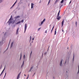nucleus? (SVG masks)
<instances>
[{
	"mask_svg": "<svg viewBox=\"0 0 79 79\" xmlns=\"http://www.w3.org/2000/svg\"><path fill=\"white\" fill-rule=\"evenodd\" d=\"M51 2V0H49V2H48V5L50 3V2Z\"/></svg>",
	"mask_w": 79,
	"mask_h": 79,
	"instance_id": "nucleus-29",
	"label": "nucleus"
},
{
	"mask_svg": "<svg viewBox=\"0 0 79 79\" xmlns=\"http://www.w3.org/2000/svg\"><path fill=\"white\" fill-rule=\"evenodd\" d=\"M55 79V77H53V79Z\"/></svg>",
	"mask_w": 79,
	"mask_h": 79,
	"instance_id": "nucleus-41",
	"label": "nucleus"
},
{
	"mask_svg": "<svg viewBox=\"0 0 79 79\" xmlns=\"http://www.w3.org/2000/svg\"><path fill=\"white\" fill-rule=\"evenodd\" d=\"M64 23V20L63 19V21H62V22L61 23V27H63V23Z\"/></svg>",
	"mask_w": 79,
	"mask_h": 79,
	"instance_id": "nucleus-14",
	"label": "nucleus"
},
{
	"mask_svg": "<svg viewBox=\"0 0 79 79\" xmlns=\"http://www.w3.org/2000/svg\"><path fill=\"white\" fill-rule=\"evenodd\" d=\"M64 1V0H61V3H63Z\"/></svg>",
	"mask_w": 79,
	"mask_h": 79,
	"instance_id": "nucleus-22",
	"label": "nucleus"
},
{
	"mask_svg": "<svg viewBox=\"0 0 79 79\" xmlns=\"http://www.w3.org/2000/svg\"><path fill=\"white\" fill-rule=\"evenodd\" d=\"M62 31L63 32V30H62Z\"/></svg>",
	"mask_w": 79,
	"mask_h": 79,
	"instance_id": "nucleus-50",
	"label": "nucleus"
},
{
	"mask_svg": "<svg viewBox=\"0 0 79 79\" xmlns=\"http://www.w3.org/2000/svg\"><path fill=\"white\" fill-rule=\"evenodd\" d=\"M24 58H25V55H24L23 56V59H24Z\"/></svg>",
	"mask_w": 79,
	"mask_h": 79,
	"instance_id": "nucleus-31",
	"label": "nucleus"
},
{
	"mask_svg": "<svg viewBox=\"0 0 79 79\" xmlns=\"http://www.w3.org/2000/svg\"><path fill=\"white\" fill-rule=\"evenodd\" d=\"M26 29H27V24L25 23V24H24V33H25Z\"/></svg>",
	"mask_w": 79,
	"mask_h": 79,
	"instance_id": "nucleus-4",
	"label": "nucleus"
},
{
	"mask_svg": "<svg viewBox=\"0 0 79 79\" xmlns=\"http://www.w3.org/2000/svg\"><path fill=\"white\" fill-rule=\"evenodd\" d=\"M58 1H59V0H56L54 2V4H56V3H57Z\"/></svg>",
	"mask_w": 79,
	"mask_h": 79,
	"instance_id": "nucleus-16",
	"label": "nucleus"
},
{
	"mask_svg": "<svg viewBox=\"0 0 79 79\" xmlns=\"http://www.w3.org/2000/svg\"><path fill=\"white\" fill-rule=\"evenodd\" d=\"M39 3H40V2H39Z\"/></svg>",
	"mask_w": 79,
	"mask_h": 79,
	"instance_id": "nucleus-54",
	"label": "nucleus"
},
{
	"mask_svg": "<svg viewBox=\"0 0 79 79\" xmlns=\"http://www.w3.org/2000/svg\"><path fill=\"white\" fill-rule=\"evenodd\" d=\"M47 54V52H45L44 53V55H45Z\"/></svg>",
	"mask_w": 79,
	"mask_h": 79,
	"instance_id": "nucleus-35",
	"label": "nucleus"
},
{
	"mask_svg": "<svg viewBox=\"0 0 79 79\" xmlns=\"http://www.w3.org/2000/svg\"><path fill=\"white\" fill-rule=\"evenodd\" d=\"M12 16L11 15L10 18V19H9V21H8V22H7V23H9V25H10V24H14L16 23V22H15V19L14 20H11V19H12Z\"/></svg>",
	"mask_w": 79,
	"mask_h": 79,
	"instance_id": "nucleus-1",
	"label": "nucleus"
},
{
	"mask_svg": "<svg viewBox=\"0 0 79 79\" xmlns=\"http://www.w3.org/2000/svg\"><path fill=\"white\" fill-rule=\"evenodd\" d=\"M14 6H12V7H10V9H12V8L14 7Z\"/></svg>",
	"mask_w": 79,
	"mask_h": 79,
	"instance_id": "nucleus-28",
	"label": "nucleus"
},
{
	"mask_svg": "<svg viewBox=\"0 0 79 79\" xmlns=\"http://www.w3.org/2000/svg\"><path fill=\"white\" fill-rule=\"evenodd\" d=\"M78 72H77V74H79V65L78 66Z\"/></svg>",
	"mask_w": 79,
	"mask_h": 79,
	"instance_id": "nucleus-26",
	"label": "nucleus"
},
{
	"mask_svg": "<svg viewBox=\"0 0 79 79\" xmlns=\"http://www.w3.org/2000/svg\"><path fill=\"white\" fill-rule=\"evenodd\" d=\"M34 76V75H33V77Z\"/></svg>",
	"mask_w": 79,
	"mask_h": 79,
	"instance_id": "nucleus-52",
	"label": "nucleus"
},
{
	"mask_svg": "<svg viewBox=\"0 0 79 79\" xmlns=\"http://www.w3.org/2000/svg\"><path fill=\"white\" fill-rule=\"evenodd\" d=\"M50 27H51V25H50Z\"/></svg>",
	"mask_w": 79,
	"mask_h": 79,
	"instance_id": "nucleus-51",
	"label": "nucleus"
},
{
	"mask_svg": "<svg viewBox=\"0 0 79 79\" xmlns=\"http://www.w3.org/2000/svg\"><path fill=\"white\" fill-rule=\"evenodd\" d=\"M21 22L22 23H23V22H24V20L23 19L22 20H21Z\"/></svg>",
	"mask_w": 79,
	"mask_h": 79,
	"instance_id": "nucleus-30",
	"label": "nucleus"
},
{
	"mask_svg": "<svg viewBox=\"0 0 79 79\" xmlns=\"http://www.w3.org/2000/svg\"><path fill=\"white\" fill-rule=\"evenodd\" d=\"M19 31V27H18V29L16 30V34H18V31Z\"/></svg>",
	"mask_w": 79,
	"mask_h": 79,
	"instance_id": "nucleus-9",
	"label": "nucleus"
},
{
	"mask_svg": "<svg viewBox=\"0 0 79 79\" xmlns=\"http://www.w3.org/2000/svg\"><path fill=\"white\" fill-rule=\"evenodd\" d=\"M45 33H47V30H45Z\"/></svg>",
	"mask_w": 79,
	"mask_h": 79,
	"instance_id": "nucleus-37",
	"label": "nucleus"
},
{
	"mask_svg": "<svg viewBox=\"0 0 79 79\" xmlns=\"http://www.w3.org/2000/svg\"><path fill=\"white\" fill-rule=\"evenodd\" d=\"M35 74V73H34V74H33V75Z\"/></svg>",
	"mask_w": 79,
	"mask_h": 79,
	"instance_id": "nucleus-45",
	"label": "nucleus"
},
{
	"mask_svg": "<svg viewBox=\"0 0 79 79\" xmlns=\"http://www.w3.org/2000/svg\"><path fill=\"white\" fill-rule=\"evenodd\" d=\"M4 0H0V3H1L2 2H3Z\"/></svg>",
	"mask_w": 79,
	"mask_h": 79,
	"instance_id": "nucleus-21",
	"label": "nucleus"
},
{
	"mask_svg": "<svg viewBox=\"0 0 79 79\" xmlns=\"http://www.w3.org/2000/svg\"><path fill=\"white\" fill-rule=\"evenodd\" d=\"M33 68V67L32 66L30 68V70H29V72H30L31 71V70Z\"/></svg>",
	"mask_w": 79,
	"mask_h": 79,
	"instance_id": "nucleus-13",
	"label": "nucleus"
},
{
	"mask_svg": "<svg viewBox=\"0 0 79 79\" xmlns=\"http://www.w3.org/2000/svg\"><path fill=\"white\" fill-rule=\"evenodd\" d=\"M14 43L13 42L11 43V45H10V48L12 47V46L13 45V44Z\"/></svg>",
	"mask_w": 79,
	"mask_h": 79,
	"instance_id": "nucleus-17",
	"label": "nucleus"
},
{
	"mask_svg": "<svg viewBox=\"0 0 79 79\" xmlns=\"http://www.w3.org/2000/svg\"><path fill=\"white\" fill-rule=\"evenodd\" d=\"M15 25H16V24H15L13 25H12V27H15Z\"/></svg>",
	"mask_w": 79,
	"mask_h": 79,
	"instance_id": "nucleus-23",
	"label": "nucleus"
},
{
	"mask_svg": "<svg viewBox=\"0 0 79 79\" xmlns=\"http://www.w3.org/2000/svg\"><path fill=\"white\" fill-rule=\"evenodd\" d=\"M26 75H25V74H24V76H26Z\"/></svg>",
	"mask_w": 79,
	"mask_h": 79,
	"instance_id": "nucleus-42",
	"label": "nucleus"
},
{
	"mask_svg": "<svg viewBox=\"0 0 79 79\" xmlns=\"http://www.w3.org/2000/svg\"><path fill=\"white\" fill-rule=\"evenodd\" d=\"M21 75V72L19 73L18 74V76L17 77V79H19V76Z\"/></svg>",
	"mask_w": 79,
	"mask_h": 79,
	"instance_id": "nucleus-7",
	"label": "nucleus"
},
{
	"mask_svg": "<svg viewBox=\"0 0 79 79\" xmlns=\"http://www.w3.org/2000/svg\"><path fill=\"white\" fill-rule=\"evenodd\" d=\"M31 39V36H30V40Z\"/></svg>",
	"mask_w": 79,
	"mask_h": 79,
	"instance_id": "nucleus-43",
	"label": "nucleus"
},
{
	"mask_svg": "<svg viewBox=\"0 0 79 79\" xmlns=\"http://www.w3.org/2000/svg\"><path fill=\"white\" fill-rule=\"evenodd\" d=\"M17 2H18V0H16V1H15V2L14 3L16 4V3Z\"/></svg>",
	"mask_w": 79,
	"mask_h": 79,
	"instance_id": "nucleus-32",
	"label": "nucleus"
},
{
	"mask_svg": "<svg viewBox=\"0 0 79 79\" xmlns=\"http://www.w3.org/2000/svg\"><path fill=\"white\" fill-rule=\"evenodd\" d=\"M15 4V3H14V4H13V5H12V6H14Z\"/></svg>",
	"mask_w": 79,
	"mask_h": 79,
	"instance_id": "nucleus-36",
	"label": "nucleus"
},
{
	"mask_svg": "<svg viewBox=\"0 0 79 79\" xmlns=\"http://www.w3.org/2000/svg\"><path fill=\"white\" fill-rule=\"evenodd\" d=\"M34 40V38H33L32 39V40Z\"/></svg>",
	"mask_w": 79,
	"mask_h": 79,
	"instance_id": "nucleus-38",
	"label": "nucleus"
},
{
	"mask_svg": "<svg viewBox=\"0 0 79 79\" xmlns=\"http://www.w3.org/2000/svg\"><path fill=\"white\" fill-rule=\"evenodd\" d=\"M4 70H5V68L3 69V70L2 72V73H1L0 74V76H1L2 75V74H3V72L4 71Z\"/></svg>",
	"mask_w": 79,
	"mask_h": 79,
	"instance_id": "nucleus-12",
	"label": "nucleus"
},
{
	"mask_svg": "<svg viewBox=\"0 0 79 79\" xmlns=\"http://www.w3.org/2000/svg\"><path fill=\"white\" fill-rule=\"evenodd\" d=\"M20 18V16H16L14 17V19H17L18 18Z\"/></svg>",
	"mask_w": 79,
	"mask_h": 79,
	"instance_id": "nucleus-10",
	"label": "nucleus"
},
{
	"mask_svg": "<svg viewBox=\"0 0 79 79\" xmlns=\"http://www.w3.org/2000/svg\"><path fill=\"white\" fill-rule=\"evenodd\" d=\"M10 41H9V43H10Z\"/></svg>",
	"mask_w": 79,
	"mask_h": 79,
	"instance_id": "nucleus-49",
	"label": "nucleus"
},
{
	"mask_svg": "<svg viewBox=\"0 0 79 79\" xmlns=\"http://www.w3.org/2000/svg\"><path fill=\"white\" fill-rule=\"evenodd\" d=\"M21 57H22V55H21H21L20 56V58L19 59V60H20L21 59Z\"/></svg>",
	"mask_w": 79,
	"mask_h": 79,
	"instance_id": "nucleus-24",
	"label": "nucleus"
},
{
	"mask_svg": "<svg viewBox=\"0 0 79 79\" xmlns=\"http://www.w3.org/2000/svg\"><path fill=\"white\" fill-rule=\"evenodd\" d=\"M2 41L0 42V46L2 45L3 44V43H5V41H4V40H5V39H3L2 38Z\"/></svg>",
	"mask_w": 79,
	"mask_h": 79,
	"instance_id": "nucleus-3",
	"label": "nucleus"
},
{
	"mask_svg": "<svg viewBox=\"0 0 79 79\" xmlns=\"http://www.w3.org/2000/svg\"><path fill=\"white\" fill-rule=\"evenodd\" d=\"M56 34V29H55V31H54V35Z\"/></svg>",
	"mask_w": 79,
	"mask_h": 79,
	"instance_id": "nucleus-19",
	"label": "nucleus"
},
{
	"mask_svg": "<svg viewBox=\"0 0 79 79\" xmlns=\"http://www.w3.org/2000/svg\"><path fill=\"white\" fill-rule=\"evenodd\" d=\"M8 36V35H7V32H5V34H4V38H5Z\"/></svg>",
	"mask_w": 79,
	"mask_h": 79,
	"instance_id": "nucleus-5",
	"label": "nucleus"
},
{
	"mask_svg": "<svg viewBox=\"0 0 79 79\" xmlns=\"http://www.w3.org/2000/svg\"><path fill=\"white\" fill-rule=\"evenodd\" d=\"M66 73H68V71H66Z\"/></svg>",
	"mask_w": 79,
	"mask_h": 79,
	"instance_id": "nucleus-53",
	"label": "nucleus"
},
{
	"mask_svg": "<svg viewBox=\"0 0 79 79\" xmlns=\"http://www.w3.org/2000/svg\"><path fill=\"white\" fill-rule=\"evenodd\" d=\"M32 52H31V53H30V55H31V54Z\"/></svg>",
	"mask_w": 79,
	"mask_h": 79,
	"instance_id": "nucleus-44",
	"label": "nucleus"
},
{
	"mask_svg": "<svg viewBox=\"0 0 79 79\" xmlns=\"http://www.w3.org/2000/svg\"><path fill=\"white\" fill-rule=\"evenodd\" d=\"M28 77H29L28 76V77H27V79H28Z\"/></svg>",
	"mask_w": 79,
	"mask_h": 79,
	"instance_id": "nucleus-39",
	"label": "nucleus"
},
{
	"mask_svg": "<svg viewBox=\"0 0 79 79\" xmlns=\"http://www.w3.org/2000/svg\"><path fill=\"white\" fill-rule=\"evenodd\" d=\"M40 29H41L40 27L38 29V31H40Z\"/></svg>",
	"mask_w": 79,
	"mask_h": 79,
	"instance_id": "nucleus-33",
	"label": "nucleus"
},
{
	"mask_svg": "<svg viewBox=\"0 0 79 79\" xmlns=\"http://www.w3.org/2000/svg\"><path fill=\"white\" fill-rule=\"evenodd\" d=\"M62 6V5H61V6H60V8H61Z\"/></svg>",
	"mask_w": 79,
	"mask_h": 79,
	"instance_id": "nucleus-46",
	"label": "nucleus"
},
{
	"mask_svg": "<svg viewBox=\"0 0 79 79\" xmlns=\"http://www.w3.org/2000/svg\"><path fill=\"white\" fill-rule=\"evenodd\" d=\"M63 61V60H61V61L60 62V66H62V61Z\"/></svg>",
	"mask_w": 79,
	"mask_h": 79,
	"instance_id": "nucleus-11",
	"label": "nucleus"
},
{
	"mask_svg": "<svg viewBox=\"0 0 79 79\" xmlns=\"http://www.w3.org/2000/svg\"><path fill=\"white\" fill-rule=\"evenodd\" d=\"M28 77H29V74L28 75Z\"/></svg>",
	"mask_w": 79,
	"mask_h": 79,
	"instance_id": "nucleus-47",
	"label": "nucleus"
},
{
	"mask_svg": "<svg viewBox=\"0 0 79 79\" xmlns=\"http://www.w3.org/2000/svg\"><path fill=\"white\" fill-rule=\"evenodd\" d=\"M23 65H24V61L23 62V64H22V65H21V68H22L23 67Z\"/></svg>",
	"mask_w": 79,
	"mask_h": 79,
	"instance_id": "nucleus-18",
	"label": "nucleus"
},
{
	"mask_svg": "<svg viewBox=\"0 0 79 79\" xmlns=\"http://www.w3.org/2000/svg\"><path fill=\"white\" fill-rule=\"evenodd\" d=\"M45 19H44V20H43V21L41 22V24L40 25V26L41 25L43 24V23H44V22H45Z\"/></svg>",
	"mask_w": 79,
	"mask_h": 79,
	"instance_id": "nucleus-6",
	"label": "nucleus"
},
{
	"mask_svg": "<svg viewBox=\"0 0 79 79\" xmlns=\"http://www.w3.org/2000/svg\"><path fill=\"white\" fill-rule=\"evenodd\" d=\"M77 22H75V25H76V26H77Z\"/></svg>",
	"mask_w": 79,
	"mask_h": 79,
	"instance_id": "nucleus-34",
	"label": "nucleus"
},
{
	"mask_svg": "<svg viewBox=\"0 0 79 79\" xmlns=\"http://www.w3.org/2000/svg\"><path fill=\"white\" fill-rule=\"evenodd\" d=\"M6 73H5V75L4 76V77H3V79H4V78H5V76H6Z\"/></svg>",
	"mask_w": 79,
	"mask_h": 79,
	"instance_id": "nucleus-20",
	"label": "nucleus"
},
{
	"mask_svg": "<svg viewBox=\"0 0 79 79\" xmlns=\"http://www.w3.org/2000/svg\"><path fill=\"white\" fill-rule=\"evenodd\" d=\"M71 1H70V2L69 3V4H70L71 3Z\"/></svg>",
	"mask_w": 79,
	"mask_h": 79,
	"instance_id": "nucleus-40",
	"label": "nucleus"
},
{
	"mask_svg": "<svg viewBox=\"0 0 79 79\" xmlns=\"http://www.w3.org/2000/svg\"><path fill=\"white\" fill-rule=\"evenodd\" d=\"M34 4L33 3H31V9H32L33 8V5Z\"/></svg>",
	"mask_w": 79,
	"mask_h": 79,
	"instance_id": "nucleus-8",
	"label": "nucleus"
},
{
	"mask_svg": "<svg viewBox=\"0 0 79 79\" xmlns=\"http://www.w3.org/2000/svg\"><path fill=\"white\" fill-rule=\"evenodd\" d=\"M60 10L58 12V13H57V16L56 17V19L57 20H60V19H61V17L59 16L60 15Z\"/></svg>",
	"mask_w": 79,
	"mask_h": 79,
	"instance_id": "nucleus-2",
	"label": "nucleus"
},
{
	"mask_svg": "<svg viewBox=\"0 0 79 79\" xmlns=\"http://www.w3.org/2000/svg\"><path fill=\"white\" fill-rule=\"evenodd\" d=\"M66 62H65V63H66Z\"/></svg>",
	"mask_w": 79,
	"mask_h": 79,
	"instance_id": "nucleus-55",
	"label": "nucleus"
},
{
	"mask_svg": "<svg viewBox=\"0 0 79 79\" xmlns=\"http://www.w3.org/2000/svg\"><path fill=\"white\" fill-rule=\"evenodd\" d=\"M68 38L69 39V38Z\"/></svg>",
	"mask_w": 79,
	"mask_h": 79,
	"instance_id": "nucleus-56",
	"label": "nucleus"
},
{
	"mask_svg": "<svg viewBox=\"0 0 79 79\" xmlns=\"http://www.w3.org/2000/svg\"><path fill=\"white\" fill-rule=\"evenodd\" d=\"M74 54H73V60H74Z\"/></svg>",
	"mask_w": 79,
	"mask_h": 79,
	"instance_id": "nucleus-27",
	"label": "nucleus"
},
{
	"mask_svg": "<svg viewBox=\"0 0 79 79\" xmlns=\"http://www.w3.org/2000/svg\"><path fill=\"white\" fill-rule=\"evenodd\" d=\"M63 0L64 1H66V0Z\"/></svg>",
	"mask_w": 79,
	"mask_h": 79,
	"instance_id": "nucleus-48",
	"label": "nucleus"
},
{
	"mask_svg": "<svg viewBox=\"0 0 79 79\" xmlns=\"http://www.w3.org/2000/svg\"><path fill=\"white\" fill-rule=\"evenodd\" d=\"M21 23V21H19V22H18L17 23H15V24H19Z\"/></svg>",
	"mask_w": 79,
	"mask_h": 79,
	"instance_id": "nucleus-15",
	"label": "nucleus"
},
{
	"mask_svg": "<svg viewBox=\"0 0 79 79\" xmlns=\"http://www.w3.org/2000/svg\"><path fill=\"white\" fill-rule=\"evenodd\" d=\"M54 26H53V27H52V30H51V32L52 31V30H53V29H54Z\"/></svg>",
	"mask_w": 79,
	"mask_h": 79,
	"instance_id": "nucleus-25",
	"label": "nucleus"
}]
</instances>
